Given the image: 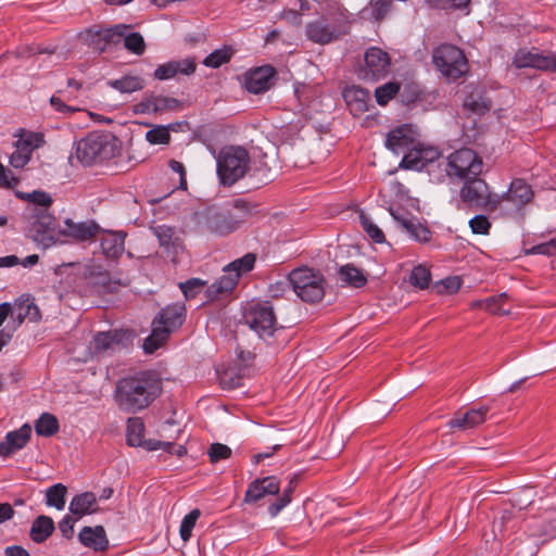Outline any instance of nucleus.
I'll use <instances>...</instances> for the list:
<instances>
[{"label":"nucleus","mask_w":556,"mask_h":556,"mask_svg":"<svg viewBox=\"0 0 556 556\" xmlns=\"http://www.w3.org/2000/svg\"><path fill=\"white\" fill-rule=\"evenodd\" d=\"M161 393L162 381L150 371H140L117 380L113 397L122 412L136 414L149 407Z\"/></svg>","instance_id":"nucleus-1"},{"label":"nucleus","mask_w":556,"mask_h":556,"mask_svg":"<svg viewBox=\"0 0 556 556\" xmlns=\"http://www.w3.org/2000/svg\"><path fill=\"white\" fill-rule=\"evenodd\" d=\"M198 229L203 233L227 236L236 231L243 218L228 206H207L194 214Z\"/></svg>","instance_id":"nucleus-2"},{"label":"nucleus","mask_w":556,"mask_h":556,"mask_svg":"<svg viewBox=\"0 0 556 556\" xmlns=\"http://www.w3.org/2000/svg\"><path fill=\"white\" fill-rule=\"evenodd\" d=\"M186 317V307L182 303L167 305L152 321L151 334L144 339L143 350L148 354L154 353L167 339L168 334L179 328Z\"/></svg>","instance_id":"nucleus-3"},{"label":"nucleus","mask_w":556,"mask_h":556,"mask_svg":"<svg viewBox=\"0 0 556 556\" xmlns=\"http://www.w3.org/2000/svg\"><path fill=\"white\" fill-rule=\"evenodd\" d=\"M350 13L338 10L306 25L307 38L319 45H327L346 35L350 29Z\"/></svg>","instance_id":"nucleus-4"},{"label":"nucleus","mask_w":556,"mask_h":556,"mask_svg":"<svg viewBox=\"0 0 556 556\" xmlns=\"http://www.w3.org/2000/svg\"><path fill=\"white\" fill-rule=\"evenodd\" d=\"M117 152L114 136L103 132H90L76 142L75 154L84 165L103 162L115 156Z\"/></svg>","instance_id":"nucleus-5"},{"label":"nucleus","mask_w":556,"mask_h":556,"mask_svg":"<svg viewBox=\"0 0 556 556\" xmlns=\"http://www.w3.org/2000/svg\"><path fill=\"white\" fill-rule=\"evenodd\" d=\"M250 155L241 147H227L220 150L217 159V175L225 186H232L249 172Z\"/></svg>","instance_id":"nucleus-6"},{"label":"nucleus","mask_w":556,"mask_h":556,"mask_svg":"<svg viewBox=\"0 0 556 556\" xmlns=\"http://www.w3.org/2000/svg\"><path fill=\"white\" fill-rule=\"evenodd\" d=\"M94 48L103 51L109 43L117 45L124 42V47L136 55H141L146 51V42L143 37L136 31H130V26L126 24H117L113 27L97 30L92 35Z\"/></svg>","instance_id":"nucleus-7"},{"label":"nucleus","mask_w":556,"mask_h":556,"mask_svg":"<svg viewBox=\"0 0 556 556\" xmlns=\"http://www.w3.org/2000/svg\"><path fill=\"white\" fill-rule=\"evenodd\" d=\"M255 262L256 255L247 253L226 265L223 269L224 274L206 288L207 298L216 299L233 290L240 277L254 268Z\"/></svg>","instance_id":"nucleus-8"},{"label":"nucleus","mask_w":556,"mask_h":556,"mask_svg":"<svg viewBox=\"0 0 556 556\" xmlns=\"http://www.w3.org/2000/svg\"><path fill=\"white\" fill-rule=\"evenodd\" d=\"M289 282L295 294L304 302L315 303L325 295V278L319 271L307 267L293 269Z\"/></svg>","instance_id":"nucleus-9"},{"label":"nucleus","mask_w":556,"mask_h":556,"mask_svg":"<svg viewBox=\"0 0 556 556\" xmlns=\"http://www.w3.org/2000/svg\"><path fill=\"white\" fill-rule=\"evenodd\" d=\"M432 62L448 80H457L468 71L467 59L459 48L444 43L433 50Z\"/></svg>","instance_id":"nucleus-10"},{"label":"nucleus","mask_w":556,"mask_h":556,"mask_svg":"<svg viewBox=\"0 0 556 556\" xmlns=\"http://www.w3.org/2000/svg\"><path fill=\"white\" fill-rule=\"evenodd\" d=\"M482 166L481 157L469 148L456 150L445 161L447 176L462 180L479 176L482 172Z\"/></svg>","instance_id":"nucleus-11"},{"label":"nucleus","mask_w":556,"mask_h":556,"mask_svg":"<svg viewBox=\"0 0 556 556\" xmlns=\"http://www.w3.org/2000/svg\"><path fill=\"white\" fill-rule=\"evenodd\" d=\"M459 195L463 202L470 206L482 207L488 211H496L501 206L502 197L491 193L488 184L478 176L465 180Z\"/></svg>","instance_id":"nucleus-12"},{"label":"nucleus","mask_w":556,"mask_h":556,"mask_svg":"<svg viewBox=\"0 0 556 556\" xmlns=\"http://www.w3.org/2000/svg\"><path fill=\"white\" fill-rule=\"evenodd\" d=\"M245 324L260 338L266 339L277 329V319L270 302H260L251 305L243 315Z\"/></svg>","instance_id":"nucleus-13"},{"label":"nucleus","mask_w":556,"mask_h":556,"mask_svg":"<svg viewBox=\"0 0 556 556\" xmlns=\"http://www.w3.org/2000/svg\"><path fill=\"white\" fill-rule=\"evenodd\" d=\"M500 197L502 199L498 210L517 212L532 199L533 192L525 180L515 179L510 182L509 189Z\"/></svg>","instance_id":"nucleus-14"},{"label":"nucleus","mask_w":556,"mask_h":556,"mask_svg":"<svg viewBox=\"0 0 556 556\" xmlns=\"http://www.w3.org/2000/svg\"><path fill=\"white\" fill-rule=\"evenodd\" d=\"M364 61V77L367 79L378 80L389 73L390 56L380 48L371 47L367 49Z\"/></svg>","instance_id":"nucleus-15"},{"label":"nucleus","mask_w":556,"mask_h":556,"mask_svg":"<svg viewBox=\"0 0 556 556\" xmlns=\"http://www.w3.org/2000/svg\"><path fill=\"white\" fill-rule=\"evenodd\" d=\"M181 108V102L172 97L150 93L135 104L134 111L138 114L174 112Z\"/></svg>","instance_id":"nucleus-16"},{"label":"nucleus","mask_w":556,"mask_h":556,"mask_svg":"<svg viewBox=\"0 0 556 556\" xmlns=\"http://www.w3.org/2000/svg\"><path fill=\"white\" fill-rule=\"evenodd\" d=\"M392 217L397 225L412 238L419 243H428L431 241V230L422 224L418 218L408 216L407 214H399L395 211H390Z\"/></svg>","instance_id":"nucleus-17"},{"label":"nucleus","mask_w":556,"mask_h":556,"mask_svg":"<svg viewBox=\"0 0 556 556\" xmlns=\"http://www.w3.org/2000/svg\"><path fill=\"white\" fill-rule=\"evenodd\" d=\"M527 528L531 538L542 539L541 543L556 538V510L529 519Z\"/></svg>","instance_id":"nucleus-18"},{"label":"nucleus","mask_w":556,"mask_h":556,"mask_svg":"<svg viewBox=\"0 0 556 556\" xmlns=\"http://www.w3.org/2000/svg\"><path fill=\"white\" fill-rule=\"evenodd\" d=\"M280 491V482L275 476L257 478L249 483L244 494V502L254 504L267 495H277Z\"/></svg>","instance_id":"nucleus-19"},{"label":"nucleus","mask_w":556,"mask_h":556,"mask_svg":"<svg viewBox=\"0 0 556 556\" xmlns=\"http://www.w3.org/2000/svg\"><path fill=\"white\" fill-rule=\"evenodd\" d=\"M518 68L534 67L556 72V54H541L536 51L519 50L514 58Z\"/></svg>","instance_id":"nucleus-20"},{"label":"nucleus","mask_w":556,"mask_h":556,"mask_svg":"<svg viewBox=\"0 0 556 556\" xmlns=\"http://www.w3.org/2000/svg\"><path fill=\"white\" fill-rule=\"evenodd\" d=\"M491 410L490 405H481L473 407L465 413H457L448 421V426L453 429L470 430L486 421L488 414Z\"/></svg>","instance_id":"nucleus-21"},{"label":"nucleus","mask_w":556,"mask_h":556,"mask_svg":"<svg viewBox=\"0 0 556 556\" xmlns=\"http://www.w3.org/2000/svg\"><path fill=\"white\" fill-rule=\"evenodd\" d=\"M195 71V62L193 59L187 58L181 60H173L166 63L160 64L154 73L153 77L157 80H168L175 78L181 74L189 76Z\"/></svg>","instance_id":"nucleus-22"},{"label":"nucleus","mask_w":556,"mask_h":556,"mask_svg":"<svg viewBox=\"0 0 556 556\" xmlns=\"http://www.w3.org/2000/svg\"><path fill=\"white\" fill-rule=\"evenodd\" d=\"M276 71L273 66L266 65L250 71L245 75L244 86L251 93H262L269 89L270 80L274 78Z\"/></svg>","instance_id":"nucleus-23"},{"label":"nucleus","mask_w":556,"mask_h":556,"mask_svg":"<svg viewBox=\"0 0 556 556\" xmlns=\"http://www.w3.org/2000/svg\"><path fill=\"white\" fill-rule=\"evenodd\" d=\"M30 435L31 427L28 424H24L17 430L8 432L4 440L0 442V456L9 457L23 448L28 443Z\"/></svg>","instance_id":"nucleus-24"},{"label":"nucleus","mask_w":556,"mask_h":556,"mask_svg":"<svg viewBox=\"0 0 556 556\" xmlns=\"http://www.w3.org/2000/svg\"><path fill=\"white\" fill-rule=\"evenodd\" d=\"M100 226L93 220L75 223L71 218L64 220L62 232L77 241H87L100 232Z\"/></svg>","instance_id":"nucleus-25"},{"label":"nucleus","mask_w":556,"mask_h":556,"mask_svg":"<svg viewBox=\"0 0 556 556\" xmlns=\"http://www.w3.org/2000/svg\"><path fill=\"white\" fill-rule=\"evenodd\" d=\"M440 152L438 149H416L414 152H409L404 154L401 166L408 169H417L420 170L428 163H432L434 160L439 159Z\"/></svg>","instance_id":"nucleus-26"},{"label":"nucleus","mask_w":556,"mask_h":556,"mask_svg":"<svg viewBox=\"0 0 556 556\" xmlns=\"http://www.w3.org/2000/svg\"><path fill=\"white\" fill-rule=\"evenodd\" d=\"M343 98L353 114H362L368 111L371 100L369 91L357 86L345 88Z\"/></svg>","instance_id":"nucleus-27"},{"label":"nucleus","mask_w":556,"mask_h":556,"mask_svg":"<svg viewBox=\"0 0 556 556\" xmlns=\"http://www.w3.org/2000/svg\"><path fill=\"white\" fill-rule=\"evenodd\" d=\"M78 539L83 545L94 551H103L109 544L105 530L102 526L94 528L84 527L78 534Z\"/></svg>","instance_id":"nucleus-28"},{"label":"nucleus","mask_w":556,"mask_h":556,"mask_svg":"<svg viewBox=\"0 0 556 556\" xmlns=\"http://www.w3.org/2000/svg\"><path fill=\"white\" fill-rule=\"evenodd\" d=\"M413 144V137L407 127H397L388 132L386 138V147L395 154L408 150Z\"/></svg>","instance_id":"nucleus-29"},{"label":"nucleus","mask_w":556,"mask_h":556,"mask_svg":"<svg viewBox=\"0 0 556 556\" xmlns=\"http://www.w3.org/2000/svg\"><path fill=\"white\" fill-rule=\"evenodd\" d=\"M125 235L122 232H105L100 241L102 253L106 258L119 257L125 249Z\"/></svg>","instance_id":"nucleus-30"},{"label":"nucleus","mask_w":556,"mask_h":556,"mask_svg":"<svg viewBox=\"0 0 556 556\" xmlns=\"http://www.w3.org/2000/svg\"><path fill=\"white\" fill-rule=\"evenodd\" d=\"M68 509L78 517L90 515L97 510V497L92 492L77 494L72 498Z\"/></svg>","instance_id":"nucleus-31"},{"label":"nucleus","mask_w":556,"mask_h":556,"mask_svg":"<svg viewBox=\"0 0 556 556\" xmlns=\"http://www.w3.org/2000/svg\"><path fill=\"white\" fill-rule=\"evenodd\" d=\"M54 521L46 515L38 516L30 527V539L36 543L45 542L54 531Z\"/></svg>","instance_id":"nucleus-32"},{"label":"nucleus","mask_w":556,"mask_h":556,"mask_svg":"<svg viewBox=\"0 0 556 556\" xmlns=\"http://www.w3.org/2000/svg\"><path fill=\"white\" fill-rule=\"evenodd\" d=\"M464 108L476 114H483L491 108L489 99L483 96L481 88H472L464 99Z\"/></svg>","instance_id":"nucleus-33"},{"label":"nucleus","mask_w":556,"mask_h":556,"mask_svg":"<svg viewBox=\"0 0 556 556\" xmlns=\"http://www.w3.org/2000/svg\"><path fill=\"white\" fill-rule=\"evenodd\" d=\"M108 85L122 93H131L143 89L144 80L138 75H125L118 79L109 80Z\"/></svg>","instance_id":"nucleus-34"},{"label":"nucleus","mask_w":556,"mask_h":556,"mask_svg":"<svg viewBox=\"0 0 556 556\" xmlns=\"http://www.w3.org/2000/svg\"><path fill=\"white\" fill-rule=\"evenodd\" d=\"M508 299L507 293H501L498 295L489 296L482 300H476L471 303L472 308H480L488 311L492 314H508V309L503 308V303Z\"/></svg>","instance_id":"nucleus-35"},{"label":"nucleus","mask_w":556,"mask_h":556,"mask_svg":"<svg viewBox=\"0 0 556 556\" xmlns=\"http://www.w3.org/2000/svg\"><path fill=\"white\" fill-rule=\"evenodd\" d=\"M338 275L343 282L354 288H362L367 282L365 274L352 264L341 266Z\"/></svg>","instance_id":"nucleus-36"},{"label":"nucleus","mask_w":556,"mask_h":556,"mask_svg":"<svg viewBox=\"0 0 556 556\" xmlns=\"http://www.w3.org/2000/svg\"><path fill=\"white\" fill-rule=\"evenodd\" d=\"M154 235L159 239L160 244L167 250L173 249L174 252H177L181 248L179 239L176 237V231L172 227L165 225L156 226Z\"/></svg>","instance_id":"nucleus-37"},{"label":"nucleus","mask_w":556,"mask_h":556,"mask_svg":"<svg viewBox=\"0 0 556 556\" xmlns=\"http://www.w3.org/2000/svg\"><path fill=\"white\" fill-rule=\"evenodd\" d=\"M59 421L56 417L49 413H43L35 424V431L41 437H51L59 431Z\"/></svg>","instance_id":"nucleus-38"},{"label":"nucleus","mask_w":556,"mask_h":556,"mask_svg":"<svg viewBox=\"0 0 556 556\" xmlns=\"http://www.w3.org/2000/svg\"><path fill=\"white\" fill-rule=\"evenodd\" d=\"M67 488L62 483H55L46 491V504L62 510L65 507Z\"/></svg>","instance_id":"nucleus-39"},{"label":"nucleus","mask_w":556,"mask_h":556,"mask_svg":"<svg viewBox=\"0 0 556 556\" xmlns=\"http://www.w3.org/2000/svg\"><path fill=\"white\" fill-rule=\"evenodd\" d=\"M518 520L514 518L513 513L505 510L501 517H496L493 521V532L498 531L503 539L508 538L514 532Z\"/></svg>","instance_id":"nucleus-40"},{"label":"nucleus","mask_w":556,"mask_h":556,"mask_svg":"<svg viewBox=\"0 0 556 556\" xmlns=\"http://www.w3.org/2000/svg\"><path fill=\"white\" fill-rule=\"evenodd\" d=\"M144 425L140 418H129L127 421L126 438L130 446H141L144 439Z\"/></svg>","instance_id":"nucleus-41"},{"label":"nucleus","mask_w":556,"mask_h":556,"mask_svg":"<svg viewBox=\"0 0 556 556\" xmlns=\"http://www.w3.org/2000/svg\"><path fill=\"white\" fill-rule=\"evenodd\" d=\"M45 142L43 135L39 132H24L20 136L15 147L33 154L34 150L42 146Z\"/></svg>","instance_id":"nucleus-42"},{"label":"nucleus","mask_w":556,"mask_h":556,"mask_svg":"<svg viewBox=\"0 0 556 556\" xmlns=\"http://www.w3.org/2000/svg\"><path fill=\"white\" fill-rule=\"evenodd\" d=\"M232 54L233 50L229 47L216 49L203 60V64L207 67L218 68L223 64L228 63Z\"/></svg>","instance_id":"nucleus-43"},{"label":"nucleus","mask_w":556,"mask_h":556,"mask_svg":"<svg viewBox=\"0 0 556 556\" xmlns=\"http://www.w3.org/2000/svg\"><path fill=\"white\" fill-rule=\"evenodd\" d=\"M393 0H369L366 11L376 22H380L389 14L392 9Z\"/></svg>","instance_id":"nucleus-44"},{"label":"nucleus","mask_w":556,"mask_h":556,"mask_svg":"<svg viewBox=\"0 0 556 556\" xmlns=\"http://www.w3.org/2000/svg\"><path fill=\"white\" fill-rule=\"evenodd\" d=\"M121 336L117 331L99 332L93 339L96 352H104L112 349L114 344L119 343Z\"/></svg>","instance_id":"nucleus-45"},{"label":"nucleus","mask_w":556,"mask_h":556,"mask_svg":"<svg viewBox=\"0 0 556 556\" xmlns=\"http://www.w3.org/2000/svg\"><path fill=\"white\" fill-rule=\"evenodd\" d=\"M431 280L430 270L424 265L415 266L409 275V283L419 289H426L429 287Z\"/></svg>","instance_id":"nucleus-46"},{"label":"nucleus","mask_w":556,"mask_h":556,"mask_svg":"<svg viewBox=\"0 0 556 556\" xmlns=\"http://www.w3.org/2000/svg\"><path fill=\"white\" fill-rule=\"evenodd\" d=\"M359 222L363 230L376 243L384 242L386 238L382 230L364 213L359 214Z\"/></svg>","instance_id":"nucleus-47"},{"label":"nucleus","mask_w":556,"mask_h":556,"mask_svg":"<svg viewBox=\"0 0 556 556\" xmlns=\"http://www.w3.org/2000/svg\"><path fill=\"white\" fill-rule=\"evenodd\" d=\"M14 307L23 313V315L30 321H37L40 319V311L38 306L29 298H21L14 304Z\"/></svg>","instance_id":"nucleus-48"},{"label":"nucleus","mask_w":556,"mask_h":556,"mask_svg":"<svg viewBox=\"0 0 556 556\" xmlns=\"http://www.w3.org/2000/svg\"><path fill=\"white\" fill-rule=\"evenodd\" d=\"M201 513L199 509H192L189 514H187L180 523V538L184 542L189 541L192 534V530L195 526L197 520L199 519Z\"/></svg>","instance_id":"nucleus-49"},{"label":"nucleus","mask_w":556,"mask_h":556,"mask_svg":"<svg viewBox=\"0 0 556 556\" xmlns=\"http://www.w3.org/2000/svg\"><path fill=\"white\" fill-rule=\"evenodd\" d=\"M400 90L397 83H387L378 87L375 91L376 101L379 105H386L392 98H394Z\"/></svg>","instance_id":"nucleus-50"},{"label":"nucleus","mask_w":556,"mask_h":556,"mask_svg":"<svg viewBox=\"0 0 556 556\" xmlns=\"http://www.w3.org/2000/svg\"><path fill=\"white\" fill-rule=\"evenodd\" d=\"M146 139L151 144H166L170 140V135L167 127L156 126L147 131Z\"/></svg>","instance_id":"nucleus-51"},{"label":"nucleus","mask_w":556,"mask_h":556,"mask_svg":"<svg viewBox=\"0 0 556 556\" xmlns=\"http://www.w3.org/2000/svg\"><path fill=\"white\" fill-rule=\"evenodd\" d=\"M249 178L254 179L257 185H265L271 180L270 168L265 164L261 163L260 166L254 164L253 167H249Z\"/></svg>","instance_id":"nucleus-52"},{"label":"nucleus","mask_w":556,"mask_h":556,"mask_svg":"<svg viewBox=\"0 0 556 556\" xmlns=\"http://www.w3.org/2000/svg\"><path fill=\"white\" fill-rule=\"evenodd\" d=\"M204 287L205 281L199 278H191L179 283V288L187 300L194 298Z\"/></svg>","instance_id":"nucleus-53"},{"label":"nucleus","mask_w":556,"mask_h":556,"mask_svg":"<svg viewBox=\"0 0 556 556\" xmlns=\"http://www.w3.org/2000/svg\"><path fill=\"white\" fill-rule=\"evenodd\" d=\"M469 227L475 235H488L491 223L485 215L479 214L469 220Z\"/></svg>","instance_id":"nucleus-54"},{"label":"nucleus","mask_w":556,"mask_h":556,"mask_svg":"<svg viewBox=\"0 0 556 556\" xmlns=\"http://www.w3.org/2000/svg\"><path fill=\"white\" fill-rule=\"evenodd\" d=\"M208 456L212 463H218L231 456V448L222 443H213L208 448Z\"/></svg>","instance_id":"nucleus-55"},{"label":"nucleus","mask_w":556,"mask_h":556,"mask_svg":"<svg viewBox=\"0 0 556 556\" xmlns=\"http://www.w3.org/2000/svg\"><path fill=\"white\" fill-rule=\"evenodd\" d=\"M27 199L29 202L38 206L35 210L40 211H47L52 203L50 194L45 191H33L27 194Z\"/></svg>","instance_id":"nucleus-56"},{"label":"nucleus","mask_w":556,"mask_h":556,"mask_svg":"<svg viewBox=\"0 0 556 556\" xmlns=\"http://www.w3.org/2000/svg\"><path fill=\"white\" fill-rule=\"evenodd\" d=\"M141 446L144 447L147 451L163 450L164 452L172 454L175 444L173 442L149 439L144 440Z\"/></svg>","instance_id":"nucleus-57"},{"label":"nucleus","mask_w":556,"mask_h":556,"mask_svg":"<svg viewBox=\"0 0 556 556\" xmlns=\"http://www.w3.org/2000/svg\"><path fill=\"white\" fill-rule=\"evenodd\" d=\"M528 254H542V255H555L556 254V240L552 239L547 242H543L533 245L527 251Z\"/></svg>","instance_id":"nucleus-58"},{"label":"nucleus","mask_w":556,"mask_h":556,"mask_svg":"<svg viewBox=\"0 0 556 556\" xmlns=\"http://www.w3.org/2000/svg\"><path fill=\"white\" fill-rule=\"evenodd\" d=\"M30 157L31 154L15 147V151L10 156V165L14 168H23L29 162Z\"/></svg>","instance_id":"nucleus-59"},{"label":"nucleus","mask_w":556,"mask_h":556,"mask_svg":"<svg viewBox=\"0 0 556 556\" xmlns=\"http://www.w3.org/2000/svg\"><path fill=\"white\" fill-rule=\"evenodd\" d=\"M34 217L36 218V223L42 230L50 229L53 225V216L47 211L34 210Z\"/></svg>","instance_id":"nucleus-60"},{"label":"nucleus","mask_w":556,"mask_h":556,"mask_svg":"<svg viewBox=\"0 0 556 556\" xmlns=\"http://www.w3.org/2000/svg\"><path fill=\"white\" fill-rule=\"evenodd\" d=\"M291 502V497L288 494H281L274 503L268 506V514L271 517H276L286 506Z\"/></svg>","instance_id":"nucleus-61"},{"label":"nucleus","mask_w":556,"mask_h":556,"mask_svg":"<svg viewBox=\"0 0 556 556\" xmlns=\"http://www.w3.org/2000/svg\"><path fill=\"white\" fill-rule=\"evenodd\" d=\"M50 104L51 106L59 113L64 115H71L75 112H77L79 109L67 105L63 102V100L56 96H52L50 98Z\"/></svg>","instance_id":"nucleus-62"},{"label":"nucleus","mask_w":556,"mask_h":556,"mask_svg":"<svg viewBox=\"0 0 556 556\" xmlns=\"http://www.w3.org/2000/svg\"><path fill=\"white\" fill-rule=\"evenodd\" d=\"M289 276L285 280L276 281L271 283L268 288V293L271 298H278L285 293V291L290 287Z\"/></svg>","instance_id":"nucleus-63"},{"label":"nucleus","mask_w":556,"mask_h":556,"mask_svg":"<svg viewBox=\"0 0 556 556\" xmlns=\"http://www.w3.org/2000/svg\"><path fill=\"white\" fill-rule=\"evenodd\" d=\"M59 529L64 538L71 539L74 533V519L70 515L64 516L59 522Z\"/></svg>","instance_id":"nucleus-64"}]
</instances>
